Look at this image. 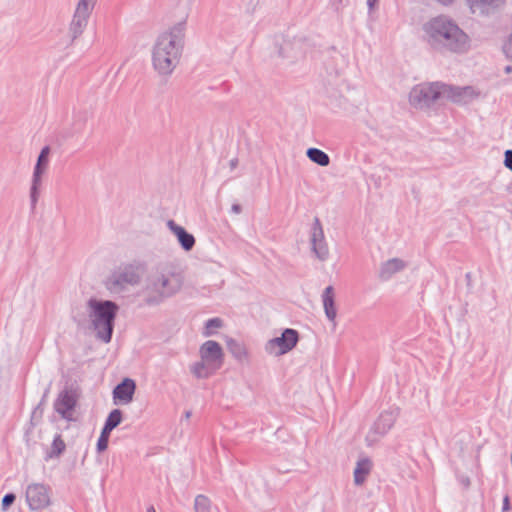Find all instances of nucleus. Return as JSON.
I'll list each match as a JSON object with an SVG mask.
<instances>
[{
	"mask_svg": "<svg viewBox=\"0 0 512 512\" xmlns=\"http://www.w3.org/2000/svg\"><path fill=\"white\" fill-rule=\"evenodd\" d=\"M223 322L220 318H211L205 324L204 336L208 337L214 334L215 330L221 328Z\"/></svg>",
	"mask_w": 512,
	"mask_h": 512,
	"instance_id": "c85d7f7f",
	"label": "nucleus"
},
{
	"mask_svg": "<svg viewBox=\"0 0 512 512\" xmlns=\"http://www.w3.org/2000/svg\"><path fill=\"white\" fill-rule=\"evenodd\" d=\"M322 302L326 317L330 322H332L333 326L335 327L337 310L334 299V288L332 286H327L324 289L322 293Z\"/></svg>",
	"mask_w": 512,
	"mask_h": 512,
	"instance_id": "6ab92c4d",
	"label": "nucleus"
},
{
	"mask_svg": "<svg viewBox=\"0 0 512 512\" xmlns=\"http://www.w3.org/2000/svg\"><path fill=\"white\" fill-rule=\"evenodd\" d=\"M91 15L75 10L72 16V20L69 24L68 35L71 42L78 39L85 31L88 21Z\"/></svg>",
	"mask_w": 512,
	"mask_h": 512,
	"instance_id": "dca6fc26",
	"label": "nucleus"
},
{
	"mask_svg": "<svg viewBox=\"0 0 512 512\" xmlns=\"http://www.w3.org/2000/svg\"><path fill=\"white\" fill-rule=\"evenodd\" d=\"M307 157L319 166L326 167L330 164V157L318 148H309L306 151Z\"/></svg>",
	"mask_w": 512,
	"mask_h": 512,
	"instance_id": "5701e85b",
	"label": "nucleus"
},
{
	"mask_svg": "<svg viewBox=\"0 0 512 512\" xmlns=\"http://www.w3.org/2000/svg\"><path fill=\"white\" fill-rule=\"evenodd\" d=\"M16 499V496L13 493L6 494L2 499V509L7 510Z\"/></svg>",
	"mask_w": 512,
	"mask_h": 512,
	"instance_id": "7c9ffc66",
	"label": "nucleus"
},
{
	"mask_svg": "<svg viewBox=\"0 0 512 512\" xmlns=\"http://www.w3.org/2000/svg\"><path fill=\"white\" fill-rule=\"evenodd\" d=\"M26 501L32 511L44 509L50 505V488L41 483H33L27 486Z\"/></svg>",
	"mask_w": 512,
	"mask_h": 512,
	"instance_id": "9b49d317",
	"label": "nucleus"
},
{
	"mask_svg": "<svg viewBox=\"0 0 512 512\" xmlns=\"http://www.w3.org/2000/svg\"><path fill=\"white\" fill-rule=\"evenodd\" d=\"M143 278V269L139 264L127 263L118 266L104 280L105 288L113 295L127 291L128 287L137 286Z\"/></svg>",
	"mask_w": 512,
	"mask_h": 512,
	"instance_id": "423d86ee",
	"label": "nucleus"
},
{
	"mask_svg": "<svg viewBox=\"0 0 512 512\" xmlns=\"http://www.w3.org/2000/svg\"><path fill=\"white\" fill-rule=\"evenodd\" d=\"M73 320L76 322L78 327L83 326L86 322V318L84 316L80 317L75 315L73 316Z\"/></svg>",
	"mask_w": 512,
	"mask_h": 512,
	"instance_id": "4c0bfd02",
	"label": "nucleus"
},
{
	"mask_svg": "<svg viewBox=\"0 0 512 512\" xmlns=\"http://www.w3.org/2000/svg\"><path fill=\"white\" fill-rule=\"evenodd\" d=\"M311 250L315 257L320 261H326L329 258V247L325 240L324 230L318 217L314 218L310 231Z\"/></svg>",
	"mask_w": 512,
	"mask_h": 512,
	"instance_id": "f8f14e48",
	"label": "nucleus"
},
{
	"mask_svg": "<svg viewBox=\"0 0 512 512\" xmlns=\"http://www.w3.org/2000/svg\"><path fill=\"white\" fill-rule=\"evenodd\" d=\"M504 155V165L506 168L512 171V150H506Z\"/></svg>",
	"mask_w": 512,
	"mask_h": 512,
	"instance_id": "f704fd0d",
	"label": "nucleus"
},
{
	"mask_svg": "<svg viewBox=\"0 0 512 512\" xmlns=\"http://www.w3.org/2000/svg\"><path fill=\"white\" fill-rule=\"evenodd\" d=\"M511 509L509 497L506 495L503 499L502 511L508 512Z\"/></svg>",
	"mask_w": 512,
	"mask_h": 512,
	"instance_id": "e433bc0d",
	"label": "nucleus"
},
{
	"mask_svg": "<svg viewBox=\"0 0 512 512\" xmlns=\"http://www.w3.org/2000/svg\"><path fill=\"white\" fill-rule=\"evenodd\" d=\"M39 198V188H30V202L31 208L34 209Z\"/></svg>",
	"mask_w": 512,
	"mask_h": 512,
	"instance_id": "2f4dec72",
	"label": "nucleus"
},
{
	"mask_svg": "<svg viewBox=\"0 0 512 512\" xmlns=\"http://www.w3.org/2000/svg\"><path fill=\"white\" fill-rule=\"evenodd\" d=\"M119 306L111 300L90 298L86 303V312L90 327L96 337L104 343H109L114 331V322Z\"/></svg>",
	"mask_w": 512,
	"mask_h": 512,
	"instance_id": "20e7f679",
	"label": "nucleus"
},
{
	"mask_svg": "<svg viewBox=\"0 0 512 512\" xmlns=\"http://www.w3.org/2000/svg\"><path fill=\"white\" fill-rule=\"evenodd\" d=\"M200 360L192 363L190 372L196 379H207L218 371L224 363V352L221 345L208 340L199 348Z\"/></svg>",
	"mask_w": 512,
	"mask_h": 512,
	"instance_id": "39448f33",
	"label": "nucleus"
},
{
	"mask_svg": "<svg viewBox=\"0 0 512 512\" xmlns=\"http://www.w3.org/2000/svg\"><path fill=\"white\" fill-rule=\"evenodd\" d=\"M407 263L400 258H391L380 265L378 277L381 281L390 280L395 274L403 271Z\"/></svg>",
	"mask_w": 512,
	"mask_h": 512,
	"instance_id": "f3484780",
	"label": "nucleus"
},
{
	"mask_svg": "<svg viewBox=\"0 0 512 512\" xmlns=\"http://www.w3.org/2000/svg\"><path fill=\"white\" fill-rule=\"evenodd\" d=\"M110 434L109 432H106L104 430L101 431V434H100V437L97 441V451L99 453L105 451L108 447V442H109V437H110Z\"/></svg>",
	"mask_w": 512,
	"mask_h": 512,
	"instance_id": "c756f323",
	"label": "nucleus"
},
{
	"mask_svg": "<svg viewBox=\"0 0 512 512\" xmlns=\"http://www.w3.org/2000/svg\"><path fill=\"white\" fill-rule=\"evenodd\" d=\"M305 46V42L303 39H294L293 42L286 41L283 47V51L288 57H298L303 54V48Z\"/></svg>",
	"mask_w": 512,
	"mask_h": 512,
	"instance_id": "4be33fe9",
	"label": "nucleus"
},
{
	"mask_svg": "<svg viewBox=\"0 0 512 512\" xmlns=\"http://www.w3.org/2000/svg\"><path fill=\"white\" fill-rule=\"evenodd\" d=\"M65 449L66 444L62 439V436L60 434H57L53 439L50 449L47 450L45 458L47 460L59 458L63 454Z\"/></svg>",
	"mask_w": 512,
	"mask_h": 512,
	"instance_id": "412c9836",
	"label": "nucleus"
},
{
	"mask_svg": "<svg viewBox=\"0 0 512 512\" xmlns=\"http://www.w3.org/2000/svg\"><path fill=\"white\" fill-rule=\"evenodd\" d=\"M504 71H505V73H507V74L511 73V72H512V66H511V65L506 66V67L504 68Z\"/></svg>",
	"mask_w": 512,
	"mask_h": 512,
	"instance_id": "79ce46f5",
	"label": "nucleus"
},
{
	"mask_svg": "<svg viewBox=\"0 0 512 512\" xmlns=\"http://www.w3.org/2000/svg\"><path fill=\"white\" fill-rule=\"evenodd\" d=\"M98 0H78L75 10L91 15Z\"/></svg>",
	"mask_w": 512,
	"mask_h": 512,
	"instance_id": "cd10ccee",
	"label": "nucleus"
},
{
	"mask_svg": "<svg viewBox=\"0 0 512 512\" xmlns=\"http://www.w3.org/2000/svg\"><path fill=\"white\" fill-rule=\"evenodd\" d=\"M136 390V383L133 379L125 378L113 389V400L115 404H129L133 400Z\"/></svg>",
	"mask_w": 512,
	"mask_h": 512,
	"instance_id": "4468645a",
	"label": "nucleus"
},
{
	"mask_svg": "<svg viewBox=\"0 0 512 512\" xmlns=\"http://www.w3.org/2000/svg\"><path fill=\"white\" fill-rule=\"evenodd\" d=\"M190 417H191V412H190V411H187V412L185 413V418H186V419H189Z\"/></svg>",
	"mask_w": 512,
	"mask_h": 512,
	"instance_id": "37998d69",
	"label": "nucleus"
},
{
	"mask_svg": "<svg viewBox=\"0 0 512 512\" xmlns=\"http://www.w3.org/2000/svg\"><path fill=\"white\" fill-rule=\"evenodd\" d=\"M227 346H228L230 353L233 355V357L236 360L243 362L247 359L246 348L244 347V345H242L238 341H236L234 339H230L227 342Z\"/></svg>",
	"mask_w": 512,
	"mask_h": 512,
	"instance_id": "b1692460",
	"label": "nucleus"
},
{
	"mask_svg": "<svg viewBox=\"0 0 512 512\" xmlns=\"http://www.w3.org/2000/svg\"><path fill=\"white\" fill-rule=\"evenodd\" d=\"M445 97V84L423 83L416 85L409 93L410 104L417 109L429 108Z\"/></svg>",
	"mask_w": 512,
	"mask_h": 512,
	"instance_id": "0eeeda50",
	"label": "nucleus"
},
{
	"mask_svg": "<svg viewBox=\"0 0 512 512\" xmlns=\"http://www.w3.org/2000/svg\"><path fill=\"white\" fill-rule=\"evenodd\" d=\"M48 392H49V389H47V390L45 391V393H44V395H43V399H42L41 403H42V402L44 401V399L46 398V396H47Z\"/></svg>",
	"mask_w": 512,
	"mask_h": 512,
	"instance_id": "a18cd8bd",
	"label": "nucleus"
},
{
	"mask_svg": "<svg viewBox=\"0 0 512 512\" xmlns=\"http://www.w3.org/2000/svg\"><path fill=\"white\" fill-rule=\"evenodd\" d=\"M398 415L399 409L397 407H391L387 410H384L378 416L366 436L368 445H373L379 441L380 438L386 435L388 431L394 426Z\"/></svg>",
	"mask_w": 512,
	"mask_h": 512,
	"instance_id": "6e6552de",
	"label": "nucleus"
},
{
	"mask_svg": "<svg viewBox=\"0 0 512 512\" xmlns=\"http://www.w3.org/2000/svg\"><path fill=\"white\" fill-rule=\"evenodd\" d=\"M185 38L184 24L178 23L156 38L152 51V65L161 76L171 75L178 66Z\"/></svg>",
	"mask_w": 512,
	"mask_h": 512,
	"instance_id": "f03ea898",
	"label": "nucleus"
},
{
	"mask_svg": "<svg viewBox=\"0 0 512 512\" xmlns=\"http://www.w3.org/2000/svg\"><path fill=\"white\" fill-rule=\"evenodd\" d=\"M377 4L378 0H367V6L370 13L376 9Z\"/></svg>",
	"mask_w": 512,
	"mask_h": 512,
	"instance_id": "58836bf2",
	"label": "nucleus"
},
{
	"mask_svg": "<svg viewBox=\"0 0 512 512\" xmlns=\"http://www.w3.org/2000/svg\"><path fill=\"white\" fill-rule=\"evenodd\" d=\"M479 94L480 93L471 86L452 87L445 85V97L458 104H468L479 97Z\"/></svg>",
	"mask_w": 512,
	"mask_h": 512,
	"instance_id": "ddd939ff",
	"label": "nucleus"
},
{
	"mask_svg": "<svg viewBox=\"0 0 512 512\" xmlns=\"http://www.w3.org/2000/svg\"><path fill=\"white\" fill-rule=\"evenodd\" d=\"M44 172H40V171H35L33 172V177H32V184H31V187L32 188H39L40 185H41V177H42V174Z\"/></svg>",
	"mask_w": 512,
	"mask_h": 512,
	"instance_id": "473e14b6",
	"label": "nucleus"
},
{
	"mask_svg": "<svg viewBox=\"0 0 512 512\" xmlns=\"http://www.w3.org/2000/svg\"><path fill=\"white\" fill-rule=\"evenodd\" d=\"M231 211L234 214H240L242 212V207L241 205L235 203L231 206Z\"/></svg>",
	"mask_w": 512,
	"mask_h": 512,
	"instance_id": "ea45409f",
	"label": "nucleus"
},
{
	"mask_svg": "<svg viewBox=\"0 0 512 512\" xmlns=\"http://www.w3.org/2000/svg\"><path fill=\"white\" fill-rule=\"evenodd\" d=\"M49 154H50L49 146H45L41 149L40 154L37 158L35 168H34L35 171L45 172V170L48 166V162H49Z\"/></svg>",
	"mask_w": 512,
	"mask_h": 512,
	"instance_id": "a878e982",
	"label": "nucleus"
},
{
	"mask_svg": "<svg viewBox=\"0 0 512 512\" xmlns=\"http://www.w3.org/2000/svg\"><path fill=\"white\" fill-rule=\"evenodd\" d=\"M503 51L505 55L512 60V32L508 41L503 46Z\"/></svg>",
	"mask_w": 512,
	"mask_h": 512,
	"instance_id": "72a5a7b5",
	"label": "nucleus"
},
{
	"mask_svg": "<svg viewBox=\"0 0 512 512\" xmlns=\"http://www.w3.org/2000/svg\"><path fill=\"white\" fill-rule=\"evenodd\" d=\"M122 411L120 409L112 410L106 421L104 423V427L102 430L111 433L113 429H115L122 421Z\"/></svg>",
	"mask_w": 512,
	"mask_h": 512,
	"instance_id": "393cba45",
	"label": "nucleus"
},
{
	"mask_svg": "<svg viewBox=\"0 0 512 512\" xmlns=\"http://www.w3.org/2000/svg\"><path fill=\"white\" fill-rule=\"evenodd\" d=\"M194 510L195 512H210L211 510V501L205 495H197L194 501Z\"/></svg>",
	"mask_w": 512,
	"mask_h": 512,
	"instance_id": "bb28decb",
	"label": "nucleus"
},
{
	"mask_svg": "<svg viewBox=\"0 0 512 512\" xmlns=\"http://www.w3.org/2000/svg\"><path fill=\"white\" fill-rule=\"evenodd\" d=\"M78 393L72 387L64 388L54 402L55 411L65 420L73 421L75 407L78 401Z\"/></svg>",
	"mask_w": 512,
	"mask_h": 512,
	"instance_id": "9d476101",
	"label": "nucleus"
},
{
	"mask_svg": "<svg viewBox=\"0 0 512 512\" xmlns=\"http://www.w3.org/2000/svg\"><path fill=\"white\" fill-rule=\"evenodd\" d=\"M147 512H156L154 507L153 506H150L148 509H147Z\"/></svg>",
	"mask_w": 512,
	"mask_h": 512,
	"instance_id": "c03bdc74",
	"label": "nucleus"
},
{
	"mask_svg": "<svg viewBox=\"0 0 512 512\" xmlns=\"http://www.w3.org/2000/svg\"><path fill=\"white\" fill-rule=\"evenodd\" d=\"M505 0H466V4L473 14L488 16L495 13Z\"/></svg>",
	"mask_w": 512,
	"mask_h": 512,
	"instance_id": "2eb2a0df",
	"label": "nucleus"
},
{
	"mask_svg": "<svg viewBox=\"0 0 512 512\" xmlns=\"http://www.w3.org/2000/svg\"><path fill=\"white\" fill-rule=\"evenodd\" d=\"M170 231L176 236L180 246L185 251H191L195 246V237L184 227L176 224L173 220L167 222Z\"/></svg>",
	"mask_w": 512,
	"mask_h": 512,
	"instance_id": "a211bd4d",
	"label": "nucleus"
},
{
	"mask_svg": "<svg viewBox=\"0 0 512 512\" xmlns=\"http://www.w3.org/2000/svg\"><path fill=\"white\" fill-rule=\"evenodd\" d=\"M261 0H251L247 6V11L249 13H253L256 10V7L260 5Z\"/></svg>",
	"mask_w": 512,
	"mask_h": 512,
	"instance_id": "c9c22d12",
	"label": "nucleus"
},
{
	"mask_svg": "<svg viewBox=\"0 0 512 512\" xmlns=\"http://www.w3.org/2000/svg\"><path fill=\"white\" fill-rule=\"evenodd\" d=\"M229 165H230V168H231V169L236 168V167H237V165H238V160H237L236 158H234V159L230 160Z\"/></svg>",
	"mask_w": 512,
	"mask_h": 512,
	"instance_id": "a19ab883",
	"label": "nucleus"
},
{
	"mask_svg": "<svg viewBox=\"0 0 512 512\" xmlns=\"http://www.w3.org/2000/svg\"><path fill=\"white\" fill-rule=\"evenodd\" d=\"M184 282L183 273L172 263H161L152 269L143 290L147 305H158L176 295Z\"/></svg>",
	"mask_w": 512,
	"mask_h": 512,
	"instance_id": "7ed1b4c3",
	"label": "nucleus"
},
{
	"mask_svg": "<svg viewBox=\"0 0 512 512\" xmlns=\"http://www.w3.org/2000/svg\"><path fill=\"white\" fill-rule=\"evenodd\" d=\"M299 341V333L291 328H286L280 337L270 339L265 344V351L273 356H281L291 351Z\"/></svg>",
	"mask_w": 512,
	"mask_h": 512,
	"instance_id": "1a4fd4ad",
	"label": "nucleus"
},
{
	"mask_svg": "<svg viewBox=\"0 0 512 512\" xmlns=\"http://www.w3.org/2000/svg\"><path fill=\"white\" fill-rule=\"evenodd\" d=\"M371 469L372 462L369 458H362L358 460L353 473L355 485L361 486L366 481V478L370 474Z\"/></svg>",
	"mask_w": 512,
	"mask_h": 512,
	"instance_id": "aec40b11",
	"label": "nucleus"
},
{
	"mask_svg": "<svg viewBox=\"0 0 512 512\" xmlns=\"http://www.w3.org/2000/svg\"><path fill=\"white\" fill-rule=\"evenodd\" d=\"M423 39L441 54L465 55L472 48L470 36L447 15H438L422 26Z\"/></svg>",
	"mask_w": 512,
	"mask_h": 512,
	"instance_id": "f257e3e1",
	"label": "nucleus"
}]
</instances>
